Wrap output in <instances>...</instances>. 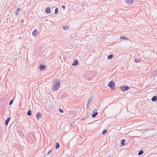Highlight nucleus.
Masks as SVG:
<instances>
[{
	"mask_svg": "<svg viewBox=\"0 0 157 157\" xmlns=\"http://www.w3.org/2000/svg\"><path fill=\"white\" fill-rule=\"evenodd\" d=\"M60 82L58 80H56L53 83V90H57L59 88L60 86Z\"/></svg>",
	"mask_w": 157,
	"mask_h": 157,
	"instance_id": "obj_1",
	"label": "nucleus"
},
{
	"mask_svg": "<svg viewBox=\"0 0 157 157\" xmlns=\"http://www.w3.org/2000/svg\"><path fill=\"white\" fill-rule=\"evenodd\" d=\"M115 86V82L112 81H110L108 85V86L110 87L111 89L112 90H115V88L114 86Z\"/></svg>",
	"mask_w": 157,
	"mask_h": 157,
	"instance_id": "obj_2",
	"label": "nucleus"
},
{
	"mask_svg": "<svg viewBox=\"0 0 157 157\" xmlns=\"http://www.w3.org/2000/svg\"><path fill=\"white\" fill-rule=\"evenodd\" d=\"M93 98L91 97L89 98L87 103V108H88V107L90 106V105L91 104L93 100Z\"/></svg>",
	"mask_w": 157,
	"mask_h": 157,
	"instance_id": "obj_3",
	"label": "nucleus"
},
{
	"mask_svg": "<svg viewBox=\"0 0 157 157\" xmlns=\"http://www.w3.org/2000/svg\"><path fill=\"white\" fill-rule=\"evenodd\" d=\"M36 119H39L43 118L42 115L40 112H38L36 114Z\"/></svg>",
	"mask_w": 157,
	"mask_h": 157,
	"instance_id": "obj_4",
	"label": "nucleus"
},
{
	"mask_svg": "<svg viewBox=\"0 0 157 157\" xmlns=\"http://www.w3.org/2000/svg\"><path fill=\"white\" fill-rule=\"evenodd\" d=\"M96 111H97V110H95ZM98 113L97 112L95 111V110H94L93 111V113L92 115V117H96L97 115L98 114Z\"/></svg>",
	"mask_w": 157,
	"mask_h": 157,
	"instance_id": "obj_5",
	"label": "nucleus"
},
{
	"mask_svg": "<svg viewBox=\"0 0 157 157\" xmlns=\"http://www.w3.org/2000/svg\"><path fill=\"white\" fill-rule=\"evenodd\" d=\"M45 12L47 13H50L51 12V10L50 8L49 7L47 8L45 10Z\"/></svg>",
	"mask_w": 157,
	"mask_h": 157,
	"instance_id": "obj_6",
	"label": "nucleus"
},
{
	"mask_svg": "<svg viewBox=\"0 0 157 157\" xmlns=\"http://www.w3.org/2000/svg\"><path fill=\"white\" fill-rule=\"evenodd\" d=\"M45 66L43 64H41L39 66V69L41 70H43L44 69Z\"/></svg>",
	"mask_w": 157,
	"mask_h": 157,
	"instance_id": "obj_7",
	"label": "nucleus"
},
{
	"mask_svg": "<svg viewBox=\"0 0 157 157\" xmlns=\"http://www.w3.org/2000/svg\"><path fill=\"white\" fill-rule=\"evenodd\" d=\"M78 63V61L77 60H75L73 63L72 64V65L73 66H75L77 65Z\"/></svg>",
	"mask_w": 157,
	"mask_h": 157,
	"instance_id": "obj_8",
	"label": "nucleus"
},
{
	"mask_svg": "<svg viewBox=\"0 0 157 157\" xmlns=\"http://www.w3.org/2000/svg\"><path fill=\"white\" fill-rule=\"evenodd\" d=\"M37 32H38L37 30H35L33 32L32 34L34 36H35L37 35Z\"/></svg>",
	"mask_w": 157,
	"mask_h": 157,
	"instance_id": "obj_9",
	"label": "nucleus"
},
{
	"mask_svg": "<svg viewBox=\"0 0 157 157\" xmlns=\"http://www.w3.org/2000/svg\"><path fill=\"white\" fill-rule=\"evenodd\" d=\"M157 100V96H156L153 97L151 99L152 101L154 102L155 101Z\"/></svg>",
	"mask_w": 157,
	"mask_h": 157,
	"instance_id": "obj_10",
	"label": "nucleus"
},
{
	"mask_svg": "<svg viewBox=\"0 0 157 157\" xmlns=\"http://www.w3.org/2000/svg\"><path fill=\"white\" fill-rule=\"evenodd\" d=\"M10 117H8L7 119V120H6V121H5V124L6 125H7L8 124V123L10 121Z\"/></svg>",
	"mask_w": 157,
	"mask_h": 157,
	"instance_id": "obj_11",
	"label": "nucleus"
},
{
	"mask_svg": "<svg viewBox=\"0 0 157 157\" xmlns=\"http://www.w3.org/2000/svg\"><path fill=\"white\" fill-rule=\"evenodd\" d=\"M20 10V8H17V9L15 10V12L16 13V15H17L19 12Z\"/></svg>",
	"mask_w": 157,
	"mask_h": 157,
	"instance_id": "obj_12",
	"label": "nucleus"
},
{
	"mask_svg": "<svg viewBox=\"0 0 157 157\" xmlns=\"http://www.w3.org/2000/svg\"><path fill=\"white\" fill-rule=\"evenodd\" d=\"M126 2L128 4H131L133 2V0H126Z\"/></svg>",
	"mask_w": 157,
	"mask_h": 157,
	"instance_id": "obj_13",
	"label": "nucleus"
},
{
	"mask_svg": "<svg viewBox=\"0 0 157 157\" xmlns=\"http://www.w3.org/2000/svg\"><path fill=\"white\" fill-rule=\"evenodd\" d=\"M59 144L58 142L56 143L55 148L56 149H58L59 147Z\"/></svg>",
	"mask_w": 157,
	"mask_h": 157,
	"instance_id": "obj_14",
	"label": "nucleus"
},
{
	"mask_svg": "<svg viewBox=\"0 0 157 157\" xmlns=\"http://www.w3.org/2000/svg\"><path fill=\"white\" fill-rule=\"evenodd\" d=\"M136 63H139L141 60V59L140 58L135 59Z\"/></svg>",
	"mask_w": 157,
	"mask_h": 157,
	"instance_id": "obj_15",
	"label": "nucleus"
},
{
	"mask_svg": "<svg viewBox=\"0 0 157 157\" xmlns=\"http://www.w3.org/2000/svg\"><path fill=\"white\" fill-rule=\"evenodd\" d=\"M124 86V91H127L129 89V87L128 86Z\"/></svg>",
	"mask_w": 157,
	"mask_h": 157,
	"instance_id": "obj_16",
	"label": "nucleus"
},
{
	"mask_svg": "<svg viewBox=\"0 0 157 157\" xmlns=\"http://www.w3.org/2000/svg\"><path fill=\"white\" fill-rule=\"evenodd\" d=\"M125 140L124 139H123L121 140V144L122 145H125Z\"/></svg>",
	"mask_w": 157,
	"mask_h": 157,
	"instance_id": "obj_17",
	"label": "nucleus"
},
{
	"mask_svg": "<svg viewBox=\"0 0 157 157\" xmlns=\"http://www.w3.org/2000/svg\"><path fill=\"white\" fill-rule=\"evenodd\" d=\"M27 114L29 116H31L32 115V112L30 110H29L27 112Z\"/></svg>",
	"mask_w": 157,
	"mask_h": 157,
	"instance_id": "obj_18",
	"label": "nucleus"
},
{
	"mask_svg": "<svg viewBox=\"0 0 157 157\" xmlns=\"http://www.w3.org/2000/svg\"><path fill=\"white\" fill-rule=\"evenodd\" d=\"M120 39H123L124 40H127L128 38L125 37L124 36H121L120 37Z\"/></svg>",
	"mask_w": 157,
	"mask_h": 157,
	"instance_id": "obj_19",
	"label": "nucleus"
},
{
	"mask_svg": "<svg viewBox=\"0 0 157 157\" xmlns=\"http://www.w3.org/2000/svg\"><path fill=\"white\" fill-rule=\"evenodd\" d=\"M113 55L112 54L108 56V59H111L113 58Z\"/></svg>",
	"mask_w": 157,
	"mask_h": 157,
	"instance_id": "obj_20",
	"label": "nucleus"
},
{
	"mask_svg": "<svg viewBox=\"0 0 157 157\" xmlns=\"http://www.w3.org/2000/svg\"><path fill=\"white\" fill-rule=\"evenodd\" d=\"M124 86H121L120 87V89L122 91V92H124Z\"/></svg>",
	"mask_w": 157,
	"mask_h": 157,
	"instance_id": "obj_21",
	"label": "nucleus"
},
{
	"mask_svg": "<svg viewBox=\"0 0 157 157\" xmlns=\"http://www.w3.org/2000/svg\"><path fill=\"white\" fill-rule=\"evenodd\" d=\"M143 153H144V152H143V150H142L141 151H140L138 152V155H142Z\"/></svg>",
	"mask_w": 157,
	"mask_h": 157,
	"instance_id": "obj_22",
	"label": "nucleus"
},
{
	"mask_svg": "<svg viewBox=\"0 0 157 157\" xmlns=\"http://www.w3.org/2000/svg\"><path fill=\"white\" fill-rule=\"evenodd\" d=\"M107 132V130L106 129L104 130L102 132V134L105 135Z\"/></svg>",
	"mask_w": 157,
	"mask_h": 157,
	"instance_id": "obj_23",
	"label": "nucleus"
},
{
	"mask_svg": "<svg viewBox=\"0 0 157 157\" xmlns=\"http://www.w3.org/2000/svg\"><path fill=\"white\" fill-rule=\"evenodd\" d=\"M69 29V26H63V29L65 30H68Z\"/></svg>",
	"mask_w": 157,
	"mask_h": 157,
	"instance_id": "obj_24",
	"label": "nucleus"
},
{
	"mask_svg": "<svg viewBox=\"0 0 157 157\" xmlns=\"http://www.w3.org/2000/svg\"><path fill=\"white\" fill-rule=\"evenodd\" d=\"M58 12V8H56L55 9V14H57Z\"/></svg>",
	"mask_w": 157,
	"mask_h": 157,
	"instance_id": "obj_25",
	"label": "nucleus"
},
{
	"mask_svg": "<svg viewBox=\"0 0 157 157\" xmlns=\"http://www.w3.org/2000/svg\"><path fill=\"white\" fill-rule=\"evenodd\" d=\"M13 100H10V102L9 103V105H11L13 103Z\"/></svg>",
	"mask_w": 157,
	"mask_h": 157,
	"instance_id": "obj_26",
	"label": "nucleus"
},
{
	"mask_svg": "<svg viewBox=\"0 0 157 157\" xmlns=\"http://www.w3.org/2000/svg\"><path fill=\"white\" fill-rule=\"evenodd\" d=\"M153 74H154V75H153V76H154V75H157V71H155L153 73Z\"/></svg>",
	"mask_w": 157,
	"mask_h": 157,
	"instance_id": "obj_27",
	"label": "nucleus"
},
{
	"mask_svg": "<svg viewBox=\"0 0 157 157\" xmlns=\"http://www.w3.org/2000/svg\"><path fill=\"white\" fill-rule=\"evenodd\" d=\"M59 111L61 113H63V111L61 109H59Z\"/></svg>",
	"mask_w": 157,
	"mask_h": 157,
	"instance_id": "obj_28",
	"label": "nucleus"
},
{
	"mask_svg": "<svg viewBox=\"0 0 157 157\" xmlns=\"http://www.w3.org/2000/svg\"><path fill=\"white\" fill-rule=\"evenodd\" d=\"M52 149H51V150L50 151H49L48 152V155H49V154L51 153V152H52Z\"/></svg>",
	"mask_w": 157,
	"mask_h": 157,
	"instance_id": "obj_29",
	"label": "nucleus"
},
{
	"mask_svg": "<svg viewBox=\"0 0 157 157\" xmlns=\"http://www.w3.org/2000/svg\"><path fill=\"white\" fill-rule=\"evenodd\" d=\"M62 8L63 9V10H65V7L64 6H62Z\"/></svg>",
	"mask_w": 157,
	"mask_h": 157,
	"instance_id": "obj_30",
	"label": "nucleus"
},
{
	"mask_svg": "<svg viewBox=\"0 0 157 157\" xmlns=\"http://www.w3.org/2000/svg\"><path fill=\"white\" fill-rule=\"evenodd\" d=\"M21 22H22V23H23V20H21Z\"/></svg>",
	"mask_w": 157,
	"mask_h": 157,
	"instance_id": "obj_31",
	"label": "nucleus"
},
{
	"mask_svg": "<svg viewBox=\"0 0 157 157\" xmlns=\"http://www.w3.org/2000/svg\"><path fill=\"white\" fill-rule=\"evenodd\" d=\"M84 119H85V118H82V120H84Z\"/></svg>",
	"mask_w": 157,
	"mask_h": 157,
	"instance_id": "obj_32",
	"label": "nucleus"
},
{
	"mask_svg": "<svg viewBox=\"0 0 157 157\" xmlns=\"http://www.w3.org/2000/svg\"><path fill=\"white\" fill-rule=\"evenodd\" d=\"M112 157V156H109V157Z\"/></svg>",
	"mask_w": 157,
	"mask_h": 157,
	"instance_id": "obj_33",
	"label": "nucleus"
}]
</instances>
